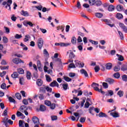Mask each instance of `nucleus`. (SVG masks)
<instances>
[{
  "label": "nucleus",
  "mask_w": 127,
  "mask_h": 127,
  "mask_svg": "<svg viewBox=\"0 0 127 127\" xmlns=\"http://www.w3.org/2000/svg\"><path fill=\"white\" fill-rule=\"evenodd\" d=\"M102 86H103L104 89H107L108 88V84L107 82L102 83Z\"/></svg>",
  "instance_id": "nucleus-45"
},
{
  "label": "nucleus",
  "mask_w": 127,
  "mask_h": 127,
  "mask_svg": "<svg viewBox=\"0 0 127 127\" xmlns=\"http://www.w3.org/2000/svg\"><path fill=\"white\" fill-rule=\"evenodd\" d=\"M70 53H69V57L70 58H75V55L74 54V53H73V52H72L71 51H70Z\"/></svg>",
  "instance_id": "nucleus-42"
},
{
  "label": "nucleus",
  "mask_w": 127,
  "mask_h": 127,
  "mask_svg": "<svg viewBox=\"0 0 127 127\" xmlns=\"http://www.w3.org/2000/svg\"><path fill=\"white\" fill-rule=\"evenodd\" d=\"M116 9L118 11H122L124 9V7L122 5H118L116 7Z\"/></svg>",
  "instance_id": "nucleus-17"
},
{
  "label": "nucleus",
  "mask_w": 127,
  "mask_h": 127,
  "mask_svg": "<svg viewBox=\"0 0 127 127\" xmlns=\"http://www.w3.org/2000/svg\"><path fill=\"white\" fill-rule=\"evenodd\" d=\"M40 110L42 112L46 111V107L44 105H40Z\"/></svg>",
  "instance_id": "nucleus-24"
},
{
  "label": "nucleus",
  "mask_w": 127,
  "mask_h": 127,
  "mask_svg": "<svg viewBox=\"0 0 127 127\" xmlns=\"http://www.w3.org/2000/svg\"><path fill=\"white\" fill-rule=\"evenodd\" d=\"M95 4L97 5V6H100V5H102V1H101V0L95 1Z\"/></svg>",
  "instance_id": "nucleus-39"
},
{
  "label": "nucleus",
  "mask_w": 127,
  "mask_h": 127,
  "mask_svg": "<svg viewBox=\"0 0 127 127\" xmlns=\"http://www.w3.org/2000/svg\"><path fill=\"white\" fill-rule=\"evenodd\" d=\"M121 70L127 71V65H123L121 67Z\"/></svg>",
  "instance_id": "nucleus-37"
},
{
  "label": "nucleus",
  "mask_w": 127,
  "mask_h": 127,
  "mask_svg": "<svg viewBox=\"0 0 127 127\" xmlns=\"http://www.w3.org/2000/svg\"><path fill=\"white\" fill-rule=\"evenodd\" d=\"M95 72H98L100 70V67L99 65H96L94 68Z\"/></svg>",
  "instance_id": "nucleus-47"
},
{
  "label": "nucleus",
  "mask_w": 127,
  "mask_h": 127,
  "mask_svg": "<svg viewBox=\"0 0 127 127\" xmlns=\"http://www.w3.org/2000/svg\"><path fill=\"white\" fill-rule=\"evenodd\" d=\"M18 76V73H17V72H14L11 75V76L13 78H16Z\"/></svg>",
  "instance_id": "nucleus-32"
},
{
  "label": "nucleus",
  "mask_w": 127,
  "mask_h": 127,
  "mask_svg": "<svg viewBox=\"0 0 127 127\" xmlns=\"http://www.w3.org/2000/svg\"><path fill=\"white\" fill-rule=\"evenodd\" d=\"M120 70V66L119 65H117L114 67V70L115 72H118Z\"/></svg>",
  "instance_id": "nucleus-22"
},
{
  "label": "nucleus",
  "mask_w": 127,
  "mask_h": 127,
  "mask_svg": "<svg viewBox=\"0 0 127 127\" xmlns=\"http://www.w3.org/2000/svg\"><path fill=\"white\" fill-rule=\"evenodd\" d=\"M80 72L81 74H84L85 77H88V74L86 70H85L84 69L80 70Z\"/></svg>",
  "instance_id": "nucleus-13"
},
{
  "label": "nucleus",
  "mask_w": 127,
  "mask_h": 127,
  "mask_svg": "<svg viewBox=\"0 0 127 127\" xmlns=\"http://www.w3.org/2000/svg\"><path fill=\"white\" fill-rule=\"evenodd\" d=\"M89 42L92 44H94V45H97L98 44V42L96 41H94L93 40H89Z\"/></svg>",
  "instance_id": "nucleus-56"
},
{
  "label": "nucleus",
  "mask_w": 127,
  "mask_h": 127,
  "mask_svg": "<svg viewBox=\"0 0 127 127\" xmlns=\"http://www.w3.org/2000/svg\"><path fill=\"white\" fill-rule=\"evenodd\" d=\"M12 3V0H8L7 1H4L2 3L3 5L5 6V8H8V10H10V4Z\"/></svg>",
  "instance_id": "nucleus-2"
},
{
  "label": "nucleus",
  "mask_w": 127,
  "mask_h": 127,
  "mask_svg": "<svg viewBox=\"0 0 127 127\" xmlns=\"http://www.w3.org/2000/svg\"><path fill=\"white\" fill-rule=\"evenodd\" d=\"M63 88L64 90H66L68 87V84L67 83H65V84H64L63 85Z\"/></svg>",
  "instance_id": "nucleus-55"
},
{
  "label": "nucleus",
  "mask_w": 127,
  "mask_h": 127,
  "mask_svg": "<svg viewBox=\"0 0 127 127\" xmlns=\"http://www.w3.org/2000/svg\"><path fill=\"white\" fill-rule=\"evenodd\" d=\"M75 62V65L76 67H83L84 66V63L83 62H80L77 60H76L74 61Z\"/></svg>",
  "instance_id": "nucleus-3"
},
{
  "label": "nucleus",
  "mask_w": 127,
  "mask_h": 127,
  "mask_svg": "<svg viewBox=\"0 0 127 127\" xmlns=\"http://www.w3.org/2000/svg\"><path fill=\"white\" fill-rule=\"evenodd\" d=\"M114 95V92L112 90H109L107 92L106 95V96H112Z\"/></svg>",
  "instance_id": "nucleus-27"
},
{
  "label": "nucleus",
  "mask_w": 127,
  "mask_h": 127,
  "mask_svg": "<svg viewBox=\"0 0 127 127\" xmlns=\"http://www.w3.org/2000/svg\"><path fill=\"white\" fill-rule=\"evenodd\" d=\"M117 95H118L120 97H122L124 96V92L122 91H119L118 93H117Z\"/></svg>",
  "instance_id": "nucleus-41"
},
{
  "label": "nucleus",
  "mask_w": 127,
  "mask_h": 127,
  "mask_svg": "<svg viewBox=\"0 0 127 127\" xmlns=\"http://www.w3.org/2000/svg\"><path fill=\"white\" fill-rule=\"evenodd\" d=\"M8 100H9V102L11 103H13L14 104L16 103V101L13 98H12L11 97H9Z\"/></svg>",
  "instance_id": "nucleus-35"
},
{
  "label": "nucleus",
  "mask_w": 127,
  "mask_h": 127,
  "mask_svg": "<svg viewBox=\"0 0 127 127\" xmlns=\"http://www.w3.org/2000/svg\"><path fill=\"white\" fill-rule=\"evenodd\" d=\"M114 76L116 78H119L120 75L119 74V72H117L116 73H114Z\"/></svg>",
  "instance_id": "nucleus-54"
},
{
  "label": "nucleus",
  "mask_w": 127,
  "mask_h": 127,
  "mask_svg": "<svg viewBox=\"0 0 127 127\" xmlns=\"http://www.w3.org/2000/svg\"><path fill=\"white\" fill-rule=\"evenodd\" d=\"M55 45L56 46H60L61 47H67L68 46H69L70 45V44L68 43H63V42H61L60 43H56Z\"/></svg>",
  "instance_id": "nucleus-5"
},
{
  "label": "nucleus",
  "mask_w": 127,
  "mask_h": 127,
  "mask_svg": "<svg viewBox=\"0 0 127 127\" xmlns=\"http://www.w3.org/2000/svg\"><path fill=\"white\" fill-rule=\"evenodd\" d=\"M76 7H77V8H81V3H80V1H77Z\"/></svg>",
  "instance_id": "nucleus-64"
},
{
  "label": "nucleus",
  "mask_w": 127,
  "mask_h": 127,
  "mask_svg": "<svg viewBox=\"0 0 127 127\" xmlns=\"http://www.w3.org/2000/svg\"><path fill=\"white\" fill-rule=\"evenodd\" d=\"M119 34L120 36L121 39L123 40L124 39V35L122 32L118 31Z\"/></svg>",
  "instance_id": "nucleus-57"
},
{
  "label": "nucleus",
  "mask_w": 127,
  "mask_h": 127,
  "mask_svg": "<svg viewBox=\"0 0 127 127\" xmlns=\"http://www.w3.org/2000/svg\"><path fill=\"white\" fill-rule=\"evenodd\" d=\"M45 89L47 91L49 92H52V88L51 87H49L48 86L45 87Z\"/></svg>",
  "instance_id": "nucleus-43"
},
{
  "label": "nucleus",
  "mask_w": 127,
  "mask_h": 127,
  "mask_svg": "<svg viewBox=\"0 0 127 127\" xmlns=\"http://www.w3.org/2000/svg\"><path fill=\"white\" fill-rule=\"evenodd\" d=\"M31 73L29 71L27 72V78L28 80L31 79Z\"/></svg>",
  "instance_id": "nucleus-40"
},
{
  "label": "nucleus",
  "mask_w": 127,
  "mask_h": 127,
  "mask_svg": "<svg viewBox=\"0 0 127 127\" xmlns=\"http://www.w3.org/2000/svg\"><path fill=\"white\" fill-rule=\"evenodd\" d=\"M46 87H40V91L42 92L45 93L46 92Z\"/></svg>",
  "instance_id": "nucleus-52"
},
{
  "label": "nucleus",
  "mask_w": 127,
  "mask_h": 127,
  "mask_svg": "<svg viewBox=\"0 0 127 127\" xmlns=\"http://www.w3.org/2000/svg\"><path fill=\"white\" fill-rule=\"evenodd\" d=\"M6 84L5 83H3L2 84L0 85V88L3 90L6 89Z\"/></svg>",
  "instance_id": "nucleus-50"
},
{
  "label": "nucleus",
  "mask_w": 127,
  "mask_h": 127,
  "mask_svg": "<svg viewBox=\"0 0 127 127\" xmlns=\"http://www.w3.org/2000/svg\"><path fill=\"white\" fill-rule=\"evenodd\" d=\"M106 82L109 83L110 84H113L114 83V80L111 78H108L106 79Z\"/></svg>",
  "instance_id": "nucleus-11"
},
{
  "label": "nucleus",
  "mask_w": 127,
  "mask_h": 127,
  "mask_svg": "<svg viewBox=\"0 0 127 127\" xmlns=\"http://www.w3.org/2000/svg\"><path fill=\"white\" fill-rule=\"evenodd\" d=\"M27 110H28L27 107L24 105L21 106L20 108V111L22 113H23V112H25Z\"/></svg>",
  "instance_id": "nucleus-10"
},
{
  "label": "nucleus",
  "mask_w": 127,
  "mask_h": 127,
  "mask_svg": "<svg viewBox=\"0 0 127 127\" xmlns=\"http://www.w3.org/2000/svg\"><path fill=\"white\" fill-rule=\"evenodd\" d=\"M21 12H22L21 13L22 15H23L24 16H28V15H29V14H28V12L27 11L22 10Z\"/></svg>",
  "instance_id": "nucleus-29"
},
{
  "label": "nucleus",
  "mask_w": 127,
  "mask_h": 127,
  "mask_svg": "<svg viewBox=\"0 0 127 127\" xmlns=\"http://www.w3.org/2000/svg\"><path fill=\"white\" fill-rule=\"evenodd\" d=\"M29 39H30V36L27 34L25 36L23 41L24 42H27Z\"/></svg>",
  "instance_id": "nucleus-20"
},
{
  "label": "nucleus",
  "mask_w": 127,
  "mask_h": 127,
  "mask_svg": "<svg viewBox=\"0 0 127 127\" xmlns=\"http://www.w3.org/2000/svg\"><path fill=\"white\" fill-rule=\"evenodd\" d=\"M71 43H72V44H76V38L74 36L72 37V38H71Z\"/></svg>",
  "instance_id": "nucleus-28"
},
{
  "label": "nucleus",
  "mask_w": 127,
  "mask_h": 127,
  "mask_svg": "<svg viewBox=\"0 0 127 127\" xmlns=\"http://www.w3.org/2000/svg\"><path fill=\"white\" fill-rule=\"evenodd\" d=\"M23 24H24V25L25 26H27L28 25L29 26H31V27H33V23H32V22H29V21L26 22V21H25V22H23Z\"/></svg>",
  "instance_id": "nucleus-15"
},
{
  "label": "nucleus",
  "mask_w": 127,
  "mask_h": 127,
  "mask_svg": "<svg viewBox=\"0 0 127 127\" xmlns=\"http://www.w3.org/2000/svg\"><path fill=\"white\" fill-rule=\"evenodd\" d=\"M20 46L23 47V50L27 51L28 50V48L25 45H24L23 43H21Z\"/></svg>",
  "instance_id": "nucleus-48"
},
{
  "label": "nucleus",
  "mask_w": 127,
  "mask_h": 127,
  "mask_svg": "<svg viewBox=\"0 0 127 127\" xmlns=\"http://www.w3.org/2000/svg\"><path fill=\"white\" fill-rule=\"evenodd\" d=\"M68 68H76V66H75V64H71L69 65Z\"/></svg>",
  "instance_id": "nucleus-63"
},
{
  "label": "nucleus",
  "mask_w": 127,
  "mask_h": 127,
  "mask_svg": "<svg viewBox=\"0 0 127 127\" xmlns=\"http://www.w3.org/2000/svg\"><path fill=\"white\" fill-rule=\"evenodd\" d=\"M19 83L20 85H23L24 83V78L23 77H21L19 79Z\"/></svg>",
  "instance_id": "nucleus-51"
},
{
  "label": "nucleus",
  "mask_w": 127,
  "mask_h": 127,
  "mask_svg": "<svg viewBox=\"0 0 127 127\" xmlns=\"http://www.w3.org/2000/svg\"><path fill=\"white\" fill-rule=\"evenodd\" d=\"M91 86H92V87L93 88V89L95 91H98L99 93H101L103 95H104L105 94V92L104 91H103L101 89H99V85L98 84H97L96 83H93L91 85Z\"/></svg>",
  "instance_id": "nucleus-1"
},
{
  "label": "nucleus",
  "mask_w": 127,
  "mask_h": 127,
  "mask_svg": "<svg viewBox=\"0 0 127 127\" xmlns=\"http://www.w3.org/2000/svg\"><path fill=\"white\" fill-rule=\"evenodd\" d=\"M45 77L47 82H50L52 81V78L49 75L46 74Z\"/></svg>",
  "instance_id": "nucleus-14"
},
{
  "label": "nucleus",
  "mask_w": 127,
  "mask_h": 127,
  "mask_svg": "<svg viewBox=\"0 0 127 127\" xmlns=\"http://www.w3.org/2000/svg\"><path fill=\"white\" fill-rule=\"evenodd\" d=\"M50 107L51 109L54 110L56 107V104H54V103H53L52 104H51V105L50 106Z\"/></svg>",
  "instance_id": "nucleus-49"
},
{
  "label": "nucleus",
  "mask_w": 127,
  "mask_h": 127,
  "mask_svg": "<svg viewBox=\"0 0 127 127\" xmlns=\"http://www.w3.org/2000/svg\"><path fill=\"white\" fill-rule=\"evenodd\" d=\"M24 122L22 120L19 121V127H24Z\"/></svg>",
  "instance_id": "nucleus-38"
},
{
  "label": "nucleus",
  "mask_w": 127,
  "mask_h": 127,
  "mask_svg": "<svg viewBox=\"0 0 127 127\" xmlns=\"http://www.w3.org/2000/svg\"><path fill=\"white\" fill-rule=\"evenodd\" d=\"M36 84L38 85L39 86H42L43 84V81L41 79H38L36 81Z\"/></svg>",
  "instance_id": "nucleus-18"
},
{
  "label": "nucleus",
  "mask_w": 127,
  "mask_h": 127,
  "mask_svg": "<svg viewBox=\"0 0 127 127\" xmlns=\"http://www.w3.org/2000/svg\"><path fill=\"white\" fill-rule=\"evenodd\" d=\"M101 21L106 22V24L108 25L111 27H113L115 25L114 24H110L111 23V20H108L107 19H102Z\"/></svg>",
  "instance_id": "nucleus-4"
},
{
  "label": "nucleus",
  "mask_w": 127,
  "mask_h": 127,
  "mask_svg": "<svg viewBox=\"0 0 127 127\" xmlns=\"http://www.w3.org/2000/svg\"><path fill=\"white\" fill-rule=\"evenodd\" d=\"M75 76H76V73H72V72H70V73H69V76L70 77H73Z\"/></svg>",
  "instance_id": "nucleus-61"
},
{
  "label": "nucleus",
  "mask_w": 127,
  "mask_h": 127,
  "mask_svg": "<svg viewBox=\"0 0 127 127\" xmlns=\"http://www.w3.org/2000/svg\"><path fill=\"white\" fill-rule=\"evenodd\" d=\"M99 117H101V118L107 117V115L105 114V113H103V112H101L99 114Z\"/></svg>",
  "instance_id": "nucleus-31"
},
{
  "label": "nucleus",
  "mask_w": 127,
  "mask_h": 127,
  "mask_svg": "<svg viewBox=\"0 0 127 127\" xmlns=\"http://www.w3.org/2000/svg\"><path fill=\"white\" fill-rule=\"evenodd\" d=\"M44 54L47 56V57H49V54L48 53V52L46 50V49H45L44 50Z\"/></svg>",
  "instance_id": "nucleus-62"
},
{
  "label": "nucleus",
  "mask_w": 127,
  "mask_h": 127,
  "mask_svg": "<svg viewBox=\"0 0 127 127\" xmlns=\"http://www.w3.org/2000/svg\"><path fill=\"white\" fill-rule=\"evenodd\" d=\"M64 26L63 25H61V26H59L58 27H56L57 30H61L62 32H63L64 31Z\"/></svg>",
  "instance_id": "nucleus-12"
},
{
  "label": "nucleus",
  "mask_w": 127,
  "mask_h": 127,
  "mask_svg": "<svg viewBox=\"0 0 127 127\" xmlns=\"http://www.w3.org/2000/svg\"><path fill=\"white\" fill-rule=\"evenodd\" d=\"M15 97L17 99L20 100L21 99V96L20 93H17L15 94Z\"/></svg>",
  "instance_id": "nucleus-44"
},
{
  "label": "nucleus",
  "mask_w": 127,
  "mask_h": 127,
  "mask_svg": "<svg viewBox=\"0 0 127 127\" xmlns=\"http://www.w3.org/2000/svg\"><path fill=\"white\" fill-rule=\"evenodd\" d=\"M12 62H13V63L15 64H18L19 63H24L23 61H22V60L20 59H18V58H15L14 59L12 60Z\"/></svg>",
  "instance_id": "nucleus-7"
},
{
  "label": "nucleus",
  "mask_w": 127,
  "mask_h": 127,
  "mask_svg": "<svg viewBox=\"0 0 127 127\" xmlns=\"http://www.w3.org/2000/svg\"><path fill=\"white\" fill-rule=\"evenodd\" d=\"M64 81H65L66 82H70V81H72V79L71 78H69L66 76H64Z\"/></svg>",
  "instance_id": "nucleus-23"
},
{
  "label": "nucleus",
  "mask_w": 127,
  "mask_h": 127,
  "mask_svg": "<svg viewBox=\"0 0 127 127\" xmlns=\"http://www.w3.org/2000/svg\"><path fill=\"white\" fill-rule=\"evenodd\" d=\"M108 10L109 11H113V10H115V6L110 5L108 7Z\"/></svg>",
  "instance_id": "nucleus-21"
},
{
  "label": "nucleus",
  "mask_w": 127,
  "mask_h": 127,
  "mask_svg": "<svg viewBox=\"0 0 127 127\" xmlns=\"http://www.w3.org/2000/svg\"><path fill=\"white\" fill-rule=\"evenodd\" d=\"M117 57H118V60L119 61L122 62L124 60V58L123 56L117 54Z\"/></svg>",
  "instance_id": "nucleus-26"
},
{
  "label": "nucleus",
  "mask_w": 127,
  "mask_h": 127,
  "mask_svg": "<svg viewBox=\"0 0 127 127\" xmlns=\"http://www.w3.org/2000/svg\"><path fill=\"white\" fill-rule=\"evenodd\" d=\"M96 2V0H89V3L90 5H94Z\"/></svg>",
  "instance_id": "nucleus-34"
},
{
  "label": "nucleus",
  "mask_w": 127,
  "mask_h": 127,
  "mask_svg": "<svg viewBox=\"0 0 127 127\" xmlns=\"http://www.w3.org/2000/svg\"><path fill=\"white\" fill-rule=\"evenodd\" d=\"M4 29L5 31V33L7 34H9V28L7 27H4Z\"/></svg>",
  "instance_id": "nucleus-59"
},
{
  "label": "nucleus",
  "mask_w": 127,
  "mask_h": 127,
  "mask_svg": "<svg viewBox=\"0 0 127 127\" xmlns=\"http://www.w3.org/2000/svg\"><path fill=\"white\" fill-rule=\"evenodd\" d=\"M17 72L20 74H23L24 73V70L22 68H18Z\"/></svg>",
  "instance_id": "nucleus-33"
},
{
  "label": "nucleus",
  "mask_w": 127,
  "mask_h": 127,
  "mask_svg": "<svg viewBox=\"0 0 127 127\" xmlns=\"http://www.w3.org/2000/svg\"><path fill=\"white\" fill-rule=\"evenodd\" d=\"M15 39H19L22 37V35H19L18 34H16L14 36Z\"/></svg>",
  "instance_id": "nucleus-46"
},
{
  "label": "nucleus",
  "mask_w": 127,
  "mask_h": 127,
  "mask_svg": "<svg viewBox=\"0 0 127 127\" xmlns=\"http://www.w3.org/2000/svg\"><path fill=\"white\" fill-rule=\"evenodd\" d=\"M43 45V40L42 38H40L38 39V46L39 49H42V48Z\"/></svg>",
  "instance_id": "nucleus-6"
},
{
  "label": "nucleus",
  "mask_w": 127,
  "mask_h": 127,
  "mask_svg": "<svg viewBox=\"0 0 127 127\" xmlns=\"http://www.w3.org/2000/svg\"><path fill=\"white\" fill-rule=\"evenodd\" d=\"M7 63L8 62L4 60H2V62H1V64L2 65H6L7 64Z\"/></svg>",
  "instance_id": "nucleus-58"
},
{
  "label": "nucleus",
  "mask_w": 127,
  "mask_h": 127,
  "mask_svg": "<svg viewBox=\"0 0 127 127\" xmlns=\"http://www.w3.org/2000/svg\"><path fill=\"white\" fill-rule=\"evenodd\" d=\"M58 119V117L57 116H51V120L53 121H56Z\"/></svg>",
  "instance_id": "nucleus-53"
},
{
  "label": "nucleus",
  "mask_w": 127,
  "mask_h": 127,
  "mask_svg": "<svg viewBox=\"0 0 127 127\" xmlns=\"http://www.w3.org/2000/svg\"><path fill=\"white\" fill-rule=\"evenodd\" d=\"M8 119L7 117H5L2 119V122L4 123L5 126H6L8 123Z\"/></svg>",
  "instance_id": "nucleus-19"
},
{
  "label": "nucleus",
  "mask_w": 127,
  "mask_h": 127,
  "mask_svg": "<svg viewBox=\"0 0 127 127\" xmlns=\"http://www.w3.org/2000/svg\"><path fill=\"white\" fill-rule=\"evenodd\" d=\"M45 104L48 107H50L52 103L49 100H45Z\"/></svg>",
  "instance_id": "nucleus-30"
},
{
  "label": "nucleus",
  "mask_w": 127,
  "mask_h": 127,
  "mask_svg": "<svg viewBox=\"0 0 127 127\" xmlns=\"http://www.w3.org/2000/svg\"><path fill=\"white\" fill-rule=\"evenodd\" d=\"M50 86L51 87H57L58 88L59 87V84L56 80H54L53 82L51 83L50 84Z\"/></svg>",
  "instance_id": "nucleus-8"
},
{
  "label": "nucleus",
  "mask_w": 127,
  "mask_h": 127,
  "mask_svg": "<svg viewBox=\"0 0 127 127\" xmlns=\"http://www.w3.org/2000/svg\"><path fill=\"white\" fill-rule=\"evenodd\" d=\"M112 67V64L111 63H108L106 64V68L107 70L111 69Z\"/></svg>",
  "instance_id": "nucleus-16"
},
{
  "label": "nucleus",
  "mask_w": 127,
  "mask_h": 127,
  "mask_svg": "<svg viewBox=\"0 0 127 127\" xmlns=\"http://www.w3.org/2000/svg\"><path fill=\"white\" fill-rule=\"evenodd\" d=\"M111 116L114 117V118H117L119 117V114L118 113H111Z\"/></svg>",
  "instance_id": "nucleus-25"
},
{
  "label": "nucleus",
  "mask_w": 127,
  "mask_h": 127,
  "mask_svg": "<svg viewBox=\"0 0 127 127\" xmlns=\"http://www.w3.org/2000/svg\"><path fill=\"white\" fill-rule=\"evenodd\" d=\"M122 80L125 81H127V75H124L123 76H122Z\"/></svg>",
  "instance_id": "nucleus-60"
},
{
  "label": "nucleus",
  "mask_w": 127,
  "mask_h": 127,
  "mask_svg": "<svg viewBox=\"0 0 127 127\" xmlns=\"http://www.w3.org/2000/svg\"><path fill=\"white\" fill-rule=\"evenodd\" d=\"M32 122L34 124H36V125L39 124V119L36 116H34L32 118Z\"/></svg>",
  "instance_id": "nucleus-9"
},
{
  "label": "nucleus",
  "mask_w": 127,
  "mask_h": 127,
  "mask_svg": "<svg viewBox=\"0 0 127 127\" xmlns=\"http://www.w3.org/2000/svg\"><path fill=\"white\" fill-rule=\"evenodd\" d=\"M49 66V63L48 62H46L45 63V66L44 67V70L46 71L47 69H48V66Z\"/></svg>",
  "instance_id": "nucleus-36"
}]
</instances>
